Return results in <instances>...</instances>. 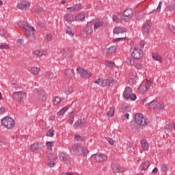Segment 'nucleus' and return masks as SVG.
<instances>
[{"label":"nucleus","mask_w":175,"mask_h":175,"mask_svg":"<svg viewBox=\"0 0 175 175\" xmlns=\"http://www.w3.org/2000/svg\"><path fill=\"white\" fill-rule=\"evenodd\" d=\"M133 92L132 88L130 87H127L125 88L123 92V96L125 99H129V96H131Z\"/></svg>","instance_id":"nucleus-15"},{"label":"nucleus","mask_w":175,"mask_h":175,"mask_svg":"<svg viewBox=\"0 0 175 175\" xmlns=\"http://www.w3.org/2000/svg\"><path fill=\"white\" fill-rule=\"evenodd\" d=\"M39 72H40V68L38 67L31 68V73L32 75H39Z\"/></svg>","instance_id":"nucleus-36"},{"label":"nucleus","mask_w":175,"mask_h":175,"mask_svg":"<svg viewBox=\"0 0 175 175\" xmlns=\"http://www.w3.org/2000/svg\"><path fill=\"white\" fill-rule=\"evenodd\" d=\"M161 169L162 170V172H166L167 169V165L166 164H162L161 165Z\"/></svg>","instance_id":"nucleus-52"},{"label":"nucleus","mask_w":175,"mask_h":175,"mask_svg":"<svg viewBox=\"0 0 175 175\" xmlns=\"http://www.w3.org/2000/svg\"><path fill=\"white\" fill-rule=\"evenodd\" d=\"M151 84H152V81L146 80V84L142 85L139 88V92H140V94H146V91H147L148 88L151 87Z\"/></svg>","instance_id":"nucleus-9"},{"label":"nucleus","mask_w":175,"mask_h":175,"mask_svg":"<svg viewBox=\"0 0 175 175\" xmlns=\"http://www.w3.org/2000/svg\"><path fill=\"white\" fill-rule=\"evenodd\" d=\"M37 99H38V100H40L41 102H44V100H46L47 93H46V91L40 90V92H38L37 94Z\"/></svg>","instance_id":"nucleus-13"},{"label":"nucleus","mask_w":175,"mask_h":175,"mask_svg":"<svg viewBox=\"0 0 175 175\" xmlns=\"http://www.w3.org/2000/svg\"><path fill=\"white\" fill-rule=\"evenodd\" d=\"M75 121V115H73V112H70V116L68 118V122L70 125H72Z\"/></svg>","instance_id":"nucleus-39"},{"label":"nucleus","mask_w":175,"mask_h":175,"mask_svg":"<svg viewBox=\"0 0 175 175\" xmlns=\"http://www.w3.org/2000/svg\"><path fill=\"white\" fill-rule=\"evenodd\" d=\"M73 14H68L65 16V21H67V23H72L73 21Z\"/></svg>","instance_id":"nucleus-30"},{"label":"nucleus","mask_w":175,"mask_h":175,"mask_svg":"<svg viewBox=\"0 0 175 175\" xmlns=\"http://www.w3.org/2000/svg\"><path fill=\"white\" fill-rule=\"evenodd\" d=\"M93 162H104L107 159V155L105 154L96 153L91 156Z\"/></svg>","instance_id":"nucleus-4"},{"label":"nucleus","mask_w":175,"mask_h":175,"mask_svg":"<svg viewBox=\"0 0 175 175\" xmlns=\"http://www.w3.org/2000/svg\"><path fill=\"white\" fill-rule=\"evenodd\" d=\"M62 54L63 57H66L67 58H72L73 57V52L69 49H63Z\"/></svg>","instance_id":"nucleus-18"},{"label":"nucleus","mask_w":175,"mask_h":175,"mask_svg":"<svg viewBox=\"0 0 175 175\" xmlns=\"http://www.w3.org/2000/svg\"><path fill=\"white\" fill-rule=\"evenodd\" d=\"M75 140L78 143H81V142H84V137H81L80 135H75Z\"/></svg>","instance_id":"nucleus-34"},{"label":"nucleus","mask_w":175,"mask_h":175,"mask_svg":"<svg viewBox=\"0 0 175 175\" xmlns=\"http://www.w3.org/2000/svg\"><path fill=\"white\" fill-rule=\"evenodd\" d=\"M72 150L76 155H81L82 153L83 157H87V154L90 152V151L87 150V148L81 147L78 145H74Z\"/></svg>","instance_id":"nucleus-1"},{"label":"nucleus","mask_w":175,"mask_h":175,"mask_svg":"<svg viewBox=\"0 0 175 175\" xmlns=\"http://www.w3.org/2000/svg\"><path fill=\"white\" fill-rule=\"evenodd\" d=\"M116 50H117V46H111V47H109V49H107L106 53L109 55H111V54H113V53L116 52Z\"/></svg>","instance_id":"nucleus-27"},{"label":"nucleus","mask_w":175,"mask_h":175,"mask_svg":"<svg viewBox=\"0 0 175 175\" xmlns=\"http://www.w3.org/2000/svg\"><path fill=\"white\" fill-rule=\"evenodd\" d=\"M77 73L79 75L80 77L86 78L88 77L90 79V77L91 76L90 74H88V72L83 68H81V67H78L77 68Z\"/></svg>","instance_id":"nucleus-10"},{"label":"nucleus","mask_w":175,"mask_h":175,"mask_svg":"<svg viewBox=\"0 0 175 175\" xmlns=\"http://www.w3.org/2000/svg\"><path fill=\"white\" fill-rule=\"evenodd\" d=\"M18 9H28L29 8V3L28 1H22L17 5Z\"/></svg>","instance_id":"nucleus-17"},{"label":"nucleus","mask_w":175,"mask_h":175,"mask_svg":"<svg viewBox=\"0 0 175 175\" xmlns=\"http://www.w3.org/2000/svg\"><path fill=\"white\" fill-rule=\"evenodd\" d=\"M25 29L26 31V33L31 32V31H36L35 30V28H33V27L28 26V25H26V27H25Z\"/></svg>","instance_id":"nucleus-49"},{"label":"nucleus","mask_w":175,"mask_h":175,"mask_svg":"<svg viewBox=\"0 0 175 175\" xmlns=\"http://www.w3.org/2000/svg\"><path fill=\"white\" fill-rule=\"evenodd\" d=\"M44 76L49 79H53V77H54V74L51 71H48L44 73Z\"/></svg>","instance_id":"nucleus-43"},{"label":"nucleus","mask_w":175,"mask_h":175,"mask_svg":"<svg viewBox=\"0 0 175 175\" xmlns=\"http://www.w3.org/2000/svg\"><path fill=\"white\" fill-rule=\"evenodd\" d=\"M111 85H114V79L108 78L104 80V87H111Z\"/></svg>","instance_id":"nucleus-20"},{"label":"nucleus","mask_w":175,"mask_h":175,"mask_svg":"<svg viewBox=\"0 0 175 175\" xmlns=\"http://www.w3.org/2000/svg\"><path fill=\"white\" fill-rule=\"evenodd\" d=\"M107 117H114V107H111L107 113Z\"/></svg>","instance_id":"nucleus-40"},{"label":"nucleus","mask_w":175,"mask_h":175,"mask_svg":"<svg viewBox=\"0 0 175 175\" xmlns=\"http://www.w3.org/2000/svg\"><path fill=\"white\" fill-rule=\"evenodd\" d=\"M17 44H24V40L23 39H18L16 41Z\"/></svg>","instance_id":"nucleus-62"},{"label":"nucleus","mask_w":175,"mask_h":175,"mask_svg":"<svg viewBox=\"0 0 175 175\" xmlns=\"http://www.w3.org/2000/svg\"><path fill=\"white\" fill-rule=\"evenodd\" d=\"M167 8L168 10H170V11H174L175 10V3H170L167 6Z\"/></svg>","instance_id":"nucleus-42"},{"label":"nucleus","mask_w":175,"mask_h":175,"mask_svg":"<svg viewBox=\"0 0 175 175\" xmlns=\"http://www.w3.org/2000/svg\"><path fill=\"white\" fill-rule=\"evenodd\" d=\"M3 146H6V142L5 139H0V146L3 147Z\"/></svg>","instance_id":"nucleus-54"},{"label":"nucleus","mask_w":175,"mask_h":175,"mask_svg":"<svg viewBox=\"0 0 175 175\" xmlns=\"http://www.w3.org/2000/svg\"><path fill=\"white\" fill-rule=\"evenodd\" d=\"M73 7V10L76 12H79V10H81V4H76Z\"/></svg>","instance_id":"nucleus-48"},{"label":"nucleus","mask_w":175,"mask_h":175,"mask_svg":"<svg viewBox=\"0 0 175 175\" xmlns=\"http://www.w3.org/2000/svg\"><path fill=\"white\" fill-rule=\"evenodd\" d=\"M129 77L131 79V80H135V79L137 77V72H136V71H131L129 75Z\"/></svg>","instance_id":"nucleus-33"},{"label":"nucleus","mask_w":175,"mask_h":175,"mask_svg":"<svg viewBox=\"0 0 175 175\" xmlns=\"http://www.w3.org/2000/svg\"><path fill=\"white\" fill-rule=\"evenodd\" d=\"M59 158L60 161H68V154L64 152H61Z\"/></svg>","instance_id":"nucleus-38"},{"label":"nucleus","mask_w":175,"mask_h":175,"mask_svg":"<svg viewBox=\"0 0 175 175\" xmlns=\"http://www.w3.org/2000/svg\"><path fill=\"white\" fill-rule=\"evenodd\" d=\"M34 54H35V55H37V57H42L43 56V53H42V52L40 51H35Z\"/></svg>","instance_id":"nucleus-50"},{"label":"nucleus","mask_w":175,"mask_h":175,"mask_svg":"<svg viewBox=\"0 0 175 175\" xmlns=\"http://www.w3.org/2000/svg\"><path fill=\"white\" fill-rule=\"evenodd\" d=\"M85 122H87L85 119L81 118L75 122L73 126L74 128H79V126H80V128H83V126H85Z\"/></svg>","instance_id":"nucleus-14"},{"label":"nucleus","mask_w":175,"mask_h":175,"mask_svg":"<svg viewBox=\"0 0 175 175\" xmlns=\"http://www.w3.org/2000/svg\"><path fill=\"white\" fill-rule=\"evenodd\" d=\"M173 128H174V126L172 124H168L167 126H165V135H169L170 132L173 130Z\"/></svg>","instance_id":"nucleus-24"},{"label":"nucleus","mask_w":175,"mask_h":175,"mask_svg":"<svg viewBox=\"0 0 175 175\" xmlns=\"http://www.w3.org/2000/svg\"><path fill=\"white\" fill-rule=\"evenodd\" d=\"M130 99L131 100H136V94H131V95L129 96Z\"/></svg>","instance_id":"nucleus-61"},{"label":"nucleus","mask_w":175,"mask_h":175,"mask_svg":"<svg viewBox=\"0 0 175 175\" xmlns=\"http://www.w3.org/2000/svg\"><path fill=\"white\" fill-rule=\"evenodd\" d=\"M162 3H163L162 1H160L157 8V12H161V8H162Z\"/></svg>","instance_id":"nucleus-59"},{"label":"nucleus","mask_w":175,"mask_h":175,"mask_svg":"<svg viewBox=\"0 0 175 175\" xmlns=\"http://www.w3.org/2000/svg\"><path fill=\"white\" fill-rule=\"evenodd\" d=\"M46 136H48L49 137H53L54 136V130L49 129V131H47Z\"/></svg>","instance_id":"nucleus-45"},{"label":"nucleus","mask_w":175,"mask_h":175,"mask_svg":"<svg viewBox=\"0 0 175 175\" xmlns=\"http://www.w3.org/2000/svg\"><path fill=\"white\" fill-rule=\"evenodd\" d=\"M122 120H129V113H126L125 115H123Z\"/></svg>","instance_id":"nucleus-60"},{"label":"nucleus","mask_w":175,"mask_h":175,"mask_svg":"<svg viewBox=\"0 0 175 175\" xmlns=\"http://www.w3.org/2000/svg\"><path fill=\"white\" fill-rule=\"evenodd\" d=\"M152 58H154L156 61H159L160 64H162L163 62L162 57L159 55V54H158L157 53H152Z\"/></svg>","instance_id":"nucleus-25"},{"label":"nucleus","mask_w":175,"mask_h":175,"mask_svg":"<svg viewBox=\"0 0 175 175\" xmlns=\"http://www.w3.org/2000/svg\"><path fill=\"white\" fill-rule=\"evenodd\" d=\"M48 166H49V167H54V166L55 165V163H54V161H51V162L47 163Z\"/></svg>","instance_id":"nucleus-56"},{"label":"nucleus","mask_w":175,"mask_h":175,"mask_svg":"<svg viewBox=\"0 0 175 175\" xmlns=\"http://www.w3.org/2000/svg\"><path fill=\"white\" fill-rule=\"evenodd\" d=\"M66 33L70 35V36H73V35H75V33H73V29L70 27H67L66 28Z\"/></svg>","instance_id":"nucleus-32"},{"label":"nucleus","mask_w":175,"mask_h":175,"mask_svg":"<svg viewBox=\"0 0 175 175\" xmlns=\"http://www.w3.org/2000/svg\"><path fill=\"white\" fill-rule=\"evenodd\" d=\"M5 107H1L0 108V114H3V113H5Z\"/></svg>","instance_id":"nucleus-63"},{"label":"nucleus","mask_w":175,"mask_h":175,"mask_svg":"<svg viewBox=\"0 0 175 175\" xmlns=\"http://www.w3.org/2000/svg\"><path fill=\"white\" fill-rule=\"evenodd\" d=\"M83 31L85 32V33H86V35H91V33H92V32L94 31L92 25L88 24L84 27Z\"/></svg>","instance_id":"nucleus-19"},{"label":"nucleus","mask_w":175,"mask_h":175,"mask_svg":"<svg viewBox=\"0 0 175 175\" xmlns=\"http://www.w3.org/2000/svg\"><path fill=\"white\" fill-rule=\"evenodd\" d=\"M170 31H172V32H173V33H175V26L173 25H170L169 27Z\"/></svg>","instance_id":"nucleus-58"},{"label":"nucleus","mask_w":175,"mask_h":175,"mask_svg":"<svg viewBox=\"0 0 175 175\" xmlns=\"http://www.w3.org/2000/svg\"><path fill=\"white\" fill-rule=\"evenodd\" d=\"M85 19V15L84 14H79L75 16V21H83Z\"/></svg>","instance_id":"nucleus-28"},{"label":"nucleus","mask_w":175,"mask_h":175,"mask_svg":"<svg viewBox=\"0 0 175 175\" xmlns=\"http://www.w3.org/2000/svg\"><path fill=\"white\" fill-rule=\"evenodd\" d=\"M65 75L66 77L69 79H73V77H75V72L70 68H68L65 70Z\"/></svg>","instance_id":"nucleus-21"},{"label":"nucleus","mask_w":175,"mask_h":175,"mask_svg":"<svg viewBox=\"0 0 175 175\" xmlns=\"http://www.w3.org/2000/svg\"><path fill=\"white\" fill-rule=\"evenodd\" d=\"M106 140L108 141V142L109 143V144H111V146H114L115 143H116V140L113 139V138H110V137H107Z\"/></svg>","instance_id":"nucleus-47"},{"label":"nucleus","mask_w":175,"mask_h":175,"mask_svg":"<svg viewBox=\"0 0 175 175\" xmlns=\"http://www.w3.org/2000/svg\"><path fill=\"white\" fill-rule=\"evenodd\" d=\"M26 35L30 42H34L36 38L35 31H27V33H26Z\"/></svg>","instance_id":"nucleus-22"},{"label":"nucleus","mask_w":175,"mask_h":175,"mask_svg":"<svg viewBox=\"0 0 175 175\" xmlns=\"http://www.w3.org/2000/svg\"><path fill=\"white\" fill-rule=\"evenodd\" d=\"M53 105H59V102H61V98L58 96H55L53 100Z\"/></svg>","instance_id":"nucleus-46"},{"label":"nucleus","mask_w":175,"mask_h":175,"mask_svg":"<svg viewBox=\"0 0 175 175\" xmlns=\"http://www.w3.org/2000/svg\"><path fill=\"white\" fill-rule=\"evenodd\" d=\"M135 67L136 69H142V68H143V64H142V63H135Z\"/></svg>","instance_id":"nucleus-51"},{"label":"nucleus","mask_w":175,"mask_h":175,"mask_svg":"<svg viewBox=\"0 0 175 175\" xmlns=\"http://www.w3.org/2000/svg\"><path fill=\"white\" fill-rule=\"evenodd\" d=\"M120 110L122 113H125V111H129L131 110V107L124 104L120 107Z\"/></svg>","instance_id":"nucleus-29"},{"label":"nucleus","mask_w":175,"mask_h":175,"mask_svg":"<svg viewBox=\"0 0 175 175\" xmlns=\"http://www.w3.org/2000/svg\"><path fill=\"white\" fill-rule=\"evenodd\" d=\"M151 25H152V23L150 21H146V23L144 25L142 32L145 38H148L150 35V28H151Z\"/></svg>","instance_id":"nucleus-8"},{"label":"nucleus","mask_w":175,"mask_h":175,"mask_svg":"<svg viewBox=\"0 0 175 175\" xmlns=\"http://www.w3.org/2000/svg\"><path fill=\"white\" fill-rule=\"evenodd\" d=\"M72 88H68L66 90V94H67V95H69L72 94Z\"/></svg>","instance_id":"nucleus-55"},{"label":"nucleus","mask_w":175,"mask_h":175,"mask_svg":"<svg viewBox=\"0 0 175 175\" xmlns=\"http://www.w3.org/2000/svg\"><path fill=\"white\" fill-rule=\"evenodd\" d=\"M103 25V22H96L94 26V29H98Z\"/></svg>","instance_id":"nucleus-44"},{"label":"nucleus","mask_w":175,"mask_h":175,"mask_svg":"<svg viewBox=\"0 0 175 175\" xmlns=\"http://www.w3.org/2000/svg\"><path fill=\"white\" fill-rule=\"evenodd\" d=\"M126 32V28L122 27H118L113 29V33L120 35V33H125Z\"/></svg>","instance_id":"nucleus-16"},{"label":"nucleus","mask_w":175,"mask_h":175,"mask_svg":"<svg viewBox=\"0 0 175 175\" xmlns=\"http://www.w3.org/2000/svg\"><path fill=\"white\" fill-rule=\"evenodd\" d=\"M122 16H123V17H124V18L131 20V18H132V17H133V10H132V8L126 9L124 11Z\"/></svg>","instance_id":"nucleus-12"},{"label":"nucleus","mask_w":175,"mask_h":175,"mask_svg":"<svg viewBox=\"0 0 175 175\" xmlns=\"http://www.w3.org/2000/svg\"><path fill=\"white\" fill-rule=\"evenodd\" d=\"M46 39H47V40H49V42H51V40H53V35L51 34H47L46 36Z\"/></svg>","instance_id":"nucleus-53"},{"label":"nucleus","mask_w":175,"mask_h":175,"mask_svg":"<svg viewBox=\"0 0 175 175\" xmlns=\"http://www.w3.org/2000/svg\"><path fill=\"white\" fill-rule=\"evenodd\" d=\"M62 175H73L72 172H62Z\"/></svg>","instance_id":"nucleus-64"},{"label":"nucleus","mask_w":175,"mask_h":175,"mask_svg":"<svg viewBox=\"0 0 175 175\" xmlns=\"http://www.w3.org/2000/svg\"><path fill=\"white\" fill-rule=\"evenodd\" d=\"M58 158V157H57V154H54V153H51L48 155V159L49 161H56V159Z\"/></svg>","instance_id":"nucleus-31"},{"label":"nucleus","mask_w":175,"mask_h":175,"mask_svg":"<svg viewBox=\"0 0 175 175\" xmlns=\"http://www.w3.org/2000/svg\"><path fill=\"white\" fill-rule=\"evenodd\" d=\"M148 106L150 109H152L153 110H158L163 109V107H165V104L161 103L158 101H151L148 104Z\"/></svg>","instance_id":"nucleus-7"},{"label":"nucleus","mask_w":175,"mask_h":175,"mask_svg":"<svg viewBox=\"0 0 175 175\" xmlns=\"http://www.w3.org/2000/svg\"><path fill=\"white\" fill-rule=\"evenodd\" d=\"M132 58H135V59H140L143 58V51L139 49V48L135 47L133 51H131Z\"/></svg>","instance_id":"nucleus-5"},{"label":"nucleus","mask_w":175,"mask_h":175,"mask_svg":"<svg viewBox=\"0 0 175 175\" xmlns=\"http://www.w3.org/2000/svg\"><path fill=\"white\" fill-rule=\"evenodd\" d=\"M112 169L113 170V172H115V173H118V172H124L123 170H121L120 168L118 167V165H116V164H113L112 165Z\"/></svg>","instance_id":"nucleus-35"},{"label":"nucleus","mask_w":175,"mask_h":175,"mask_svg":"<svg viewBox=\"0 0 175 175\" xmlns=\"http://www.w3.org/2000/svg\"><path fill=\"white\" fill-rule=\"evenodd\" d=\"M37 25L38 27H39L40 28H43L44 27V23L40 22V21H38L37 23Z\"/></svg>","instance_id":"nucleus-57"},{"label":"nucleus","mask_w":175,"mask_h":175,"mask_svg":"<svg viewBox=\"0 0 175 175\" xmlns=\"http://www.w3.org/2000/svg\"><path fill=\"white\" fill-rule=\"evenodd\" d=\"M94 83H96L98 85H100L101 87H105L104 80L103 79H98L96 81H95Z\"/></svg>","instance_id":"nucleus-41"},{"label":"nucleus","mask_w":175,"mask_h":175,"mask_svg":"<svg viewBox=\"0 0 175 175\" xmlns=\"http://www.w3.org/2000/svg\"><path fill=\"white\" fill-rule=\"evenodd\" d=\"M12 99L16 102H24L27 99V94L23 92H15L12 94Z\"/></svg>","instance_id":"nucleus-3"},{"label":"nucleus","mask_w":175,"mask_h":175,"mask_svg":"<svg viewBox=\"0 0 175 175\" xmlns=\"http://www.w3.org/2000/svg\"><path fill=\"white\" fill-rule=\"evenodd\" d=\"M1 125L7 129H12V128L16 125V122H14V120H13V118L5 117L1 120Z\"/></svg>","instance_id":"nucleus-2"},{"label":"nucleus","mask_w":175,"mask_h":175,"mask_svg":"<svg viewBox=\"0 0 175 175\" xmlns=\"http://www.w3.org/2000/svg\"><path fill=\"white\" fill-rule=\"evenodd\" d=\"M66 111H68V107L62 108L60 111L57 112V116L59 117H61V116H64L65 113H66Z\"/></svg>","instance_id":"nucleus-37"},{"label":"nucleus","mask_w":175,"mask_h":175,"mask_svg":"<svg viewBox=\"0 0 175 175\" xmlns=\"http://www.w3.org/2000/svg\"><path fill=\"white\" fill-rule=\"evenodd\" d=\"M42 148H43V143L36 142L31 145L29 150L31 152H33V151H36V150H42Z\"/></svg>","instance_id":"nucleus-11"},{"label":"nucleus","mask_w":175,"mask_h":175,"mask_svg":"<svg viewBox=\"0 0 175 175\" xmlns=\"http://www.w3.org/2000/svg\"><path fill=\"white\" fill-rule=\"evenodd\" d=\"M135 121L137 125H142V126H146V125H147V122L142 113L135 114Z\"/></svg>","instance_id":"nucleus-6"},{"label":"nucleus","mask_w":175,"mask_h":175,"mask_svg":"<svg viewBox=\"0 0 175 175\" xmlns=\"http://www.w3.org/2000/svg\"><path fill=\"white\" fill-rule=\"evenodd\" d=\"M150 165H151V163L148 161H145L141 164L140 167L143 170H147V169L150 167Z\"/></svg>","instance_id":"nucleus-23"},{"label":"nucleus","mask_w":175,"mask_h":175,"mask_svg":"<svg viewBox=\"0 0 175 175\" xmlns=\"http://www.w3.org/2000/svg\"><path fill=\"white\" fill-rule=\"evenodd\" d=\"M142 147L144 151H148V143L147 142V140L142 139L141 142Z\"/></svg>","instance_id":"nucleus-26"}]
</instances>
